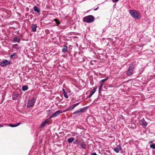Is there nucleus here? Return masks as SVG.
I'll return each instance as SVG.
<instances>
[{
	"instance_id": "1",
	"label": "nucleus",
	"mask_w": 155,
	"mask_h": 155,
	"mask_svg": "<svg viewBox=\"0 0 155 155\" xmlns=\"http://www.w3.org/2000/svg\"><path fill=\"white\" fill-rule=\"evenodd\" d=\"M129 13L133 17L136 19H139L141 17L140 13L135 10H130L129 11Z\"/></svg>"
},
{
	"instance_id": "2",
	"label": "nucleus",
	"mask_w": 155,
	"mask_h": 155,
	"mask_svg": "<svg viewBox=\"0 0 155 155\" xmlns=\"http://www.w3.org/2000/svg\"><path fill=\"white\" fill-rule=\"evenodd\" d=\"M94 19V17L93 16L89 15L84 17L83 18V21L84 22L89 23L93 22Z\"/></svg>"
},
{
	"instance_id": "3",
	"label": "nucleus",
	"mask_w": 155,
	"mask_h": 155,
	"mask_svg": "<svg viewBox=\"0 0 155 155\" xmlns=\"http://www.w3.org/2000/svg\"><path fill=\"white\" fill-rule=\"evenodd\" d=\"M35 98L34 97L28 100V101L27 107L29 108L33 106L35 104Z\"/></svg>"
},
{
	"instance_id": "4",
	"label": "nucleus",
	"mask_w": 155,
	"mask_h": 155,
	"mask_svg": "<svg viewBox=\"0 0 155 155\" xmlns=\"http://www.w3.org/2000/svg\"><path fill=\"white\" fill-rule=\"evenodd\" d=\"M134 65L133 64H130L129 66L128 70L127 72V75L129 76L132 75L134 70Z\"/></svg>"
},
{
	"instance_id": "5",
	"label": "nucleus",
	"mask_w": 155,
	"mask_h": 155,
	"mask_svg": "<svg viewBox=\"0 0 155 155\" xmlns=\"http://www.w3.org/2000/svg\"><path fill=\"white\" fill-rule=\"evenodd\" d=\"M62 113L61 110H58L53 114L49 118V119L53 117H55L58 116L59 115Z\"/></svg>"
},
{
	"instance_id": "6",
	"label": "nucleus",
	"mask_w": 155,
	"mask_h": 155,
	"mask_svg": "<svg viewBox=\"0 0 155 155\" xmlns=\"http://www.w3.org/2000/svg\"><path fill=\"white\" fill-rule=\"evenodd\" d=\"M9 64H10L9 61H8L7 60H5L0 62V65L1 66L3 67Z\"/></svg>"
},
{
	"instance_id": "7",
	"label": "nucleus",
	"mask_w": 155,
	"mask_h": 155,
	"mask_svg": "<svg viewBox=\"0 0 155 155\" xmlns=\"http://www.w3.org/2000/svg\"><path fill=\"white\" fill-rule=\"evenodd\" d=\"M140 124L143 126V127H145L147 125V123L143 118L140 121Z\"/></svg>"
},
{
	"instance_id": "8",
	"label": "nucleus",
	"mask_w": 155,
	"mask_h": 155,
	"mask_svg": "<svg viewBox=\"0 0 155 155\" xmlns=\"http://www.w3.org/2000/svg\"><path fill=\"white\" fill-rule=\"evenodd\" d=\"M49 118L46 119L44 121H43L42 124L40 125V127L41 128H43L44 127L47 123H48L49 122Z\"/></svg>"
},
{
	"instance_id": "9",
	"label": "nucleus",
	"mask_w": 155,
	"mask_h": 155,
	"mask_svg": "<svg viewBox=\"0 0 155 155\" xmlns=\"http://www.w3.org/2000/svg\"><path fill=\"white\" fill-rule=\"evenodd\" d=\"M122 149L121 146L119 145H117V147L114 149V150L117 153H118L119 151H121Z\"/></svg>"
},
{
	"instance_id": "10",
	"label": "nucleus",
	"mask_w": 155,
	"mask_h": 155,
	"mask_svg": "<svg viewBox=\"0 0 155 155\" xmlns=\"http://www.w3.org/2000/svg\"><path fill=\"white\" fill-rule=\"evenodd\" d=\"M37 26L36 24H32L31 26L32 30L33 32H35L36 30Z\"/></svg>"
},
{
	"instance_id": "11",
	"label": "nucleus",
	"mask_w": 155,
	"mask_h": 155,
	"mask_svg": "<svg viewBox=\"0 0 155 155\" xmlns=\"http://www.w3.org/2000/svg\"><path fill=\"white\" fill-rule=\"evenodd\" d=\"M87 109V107H85L81 108L79 110L80 111L81 113L84 112L85 111H86Z\"/></svg>"
},
{
	"instance_id": "12",
	"label": "nucleus",
	"mask_w": 155,
	"mask_h": 155,
	"mask_svg": "<svg viewBox=\"0 0 155 155\" xmlns=\"http://www.w3.org/2000/svg\"><path fill=\"white\" fill-rule=\"evenodd\" d=\"M13 48H15L18 50L19 49V47L18 46V44H15L13 45Z\"/></svg>"
},
{
	"instance_id": "13",
	"label": "nucleus",
	"mask_w": 155,
	"mask_h": 155,
	"mask_svg": "<svg viewBox=\"0 0 155 155\" xmlns=\"http://www.w3.org/2000/svg\"><path fill=\"white\" fill-rule=\"evenodd\" d=\"M22 88L23 91H25L28 89V87L27 85H23L22 86Z\"/></svg>"
},
{
	"instance_id": "14",
	"label": "nucleus",
	"mask_w": 155,
	"mask_h": 155,
	"mask_svg": "<svg viewBox=\"0 0 155 155\" xmlns=\"http://www.w3.org/2000/svg\"><path fill=\"white\" fill-rule=\"evenodd\" d=\"M97 88V86H96L95 87H94L93 89V90H94V92H90V94L91 95V96H92V95L95 93Z\"/></svg>"
},
{
	"instance_id": "15",
	"label": "nucleus",
	"mask_w": 155,
	"mask_h": 155,
	"mask_svg": "<svg viewBox=\"0 0 155 155\" xmlns=\"http://www.w3.org/2000/svg\"><path fill=\"white\" fill-rule=\"evenodd\" d=\"M73 114L74 115L77 114L79 116L81 114V113L79 110L78 111L74 112L73 113Z\"/></svg>"
},
{
	"instance_id": "16",
	"label": "nucleus",
	"mask_w": 155,
	"mask_h": 155,
	"mask_svg": "<svg viewBox=\"0 0 155 155\" xmlns=\"http://www.w3.org/2000/svg\"><path fill=\"white\" fill-rule=\"evenodd\" d=\"M13 41H16L18 43H19L20 41V40L17 37H15L13 39Z\"/></svg>"
},
{
	"instance_id": "17",
	"label": "nucleus",
	"mask_w": 155,
	"mask_h": 155,
	"mask_svg": "<svg viewBox=\"0 0 155 155\" xmlns=\"http://www.w3.org/2000/svg\"><path fill=\"white\" fill-rule=\"evenodd\" d=\"M108 79V77H106L104 79H102L100 81V83L103 84L104 82L107 81Z\"/></svg>"
},
{
	"instance_id": "18",
	"label": "nucleus",
	"mask_w": 155,
	"mask_h": 155,
	"mask_svg": "<svg viewBox=\"0 0 155 155\" xmlns=\"http://www.w3.org/2000/svg\"><path fill=\"white\" fill-rule=\"evenodd\" d=\"M74 140V138L73 137H71L69 138L68 140V142L69 143H72Z\"/></svg>"
},
{
	"instance_id": "19",
	"label": "nucleus",
	"mask_w": 155,
	"mask_h": 155,
	"mask_svg": "<svg viewBox=\"0 0 155 155\" xmlns=\"http://www.w3.org/2000/svg\"><path fill=\"white\" fill-rule=\"evenodd\" d=\"M34 10L35 11L37 12V13H39L40 12V10L36 6H35L34 7Z\"/></svg>"
},
{
	"instance_id": "20",
	"label": "nucleus",
	"mask_w": 155,
	"mask_h": 155,
	"mask_svg": "<svg viewBox=\"0 0 155 155\" xmlns=\"http://www.w3.org/2000/svg\"><path fill=\"white\" fill-rule=\"evenodd\" d=\"M62 51L63 52H64L68 51V47H67L66 46H64V48L62 49Z\"/></svg>"
},
{
	"instance_id": "21",
	"label": "nucleus",
	"mask_w": 155,
	"mask_h": 155,
	"mask_svg": "<svg viewBox=\"0 0 155 155\" xmlns=\"http://www.w3.org/2000/svg\"><path fill=\"white\" fill-rule=\"evenodd\" d=\"M54 21H55V22L56 23V24H57V26H58L61 23V22L59 21V20L57 19H55L54 20Z\"/></svg>"
},
{
	"instance_id": "22",
	"label": "nucleus",
	"mask_w": 155,
	"mask_h": 155,
	"mask_svg": "<svg viewBox=\"0 0 155 155\" xmlns=\"http://www.w3.org/2000/svg\"><path fill=\"white\" fill-rule=\"evenodd\" d=\"M100 87H99V93L100 92V91H101V88H102V87H103V84H102V83H100Z\"/></svg>"
},
{
	"instance_id": "23",
	"label": "nucleus",
	"mask_w": 155,
	"mask_h": 155,
	"mask_svg": "<svg viewBox=\"0 0 155 155\" xmlns=\"http://www.w3.org/2000/svg\"><path fill=\"white\" fill-rule=\"evenodd\" d=\"M150 147L153 149H155V144H152L150 146Z\"/></svg>"
},
{
	"instance_id": "24",
	"label": "nucleus",
	"mask_w": 155,
	"mask_h": 155,
	"mask_svg": "<svg viewBox=\"0 0 155 155\" xmlns=\"http://www.w3.org/2000/svg\"><path fill=\"white\" fill-rule=\"evenodd\" d=\"M64 97H66V98H68V95L67 94V93L66 92H65V93H64Z\"/></svg>"
},
{
	"instance_id": "25",
	"label": "nucleus",
	"mask_w": 155,
	"mask_h": 155,
	"mask_svg": "<svg viewBox=\"0 0 155 155\" xmlns=\"http://www.w3.org/2000/svg\"><path fill=\"white\" fill-rule=\"evenodd\" d=\"M9 126H10L12 127H16V124H9L8 125Z\"/></svg>"
},
{
	"instance_id": "26",
	"label": "nucleus",
	"mask_w": 155,
	"mask_h": 155,
	"mask_svg": "<svg viewBox=\"0 0 155 155\" xmlns=\"http://www.w3.org/2000/svg\"><path fill=\"white\" fill-rule=\"evenodd\" d=\"M15 54H16L15 53H12V54L10 56V58H13V57L15 55Z\"/></svg>"
},
{
	"instance_id": "27",
	"label": "nucleus",
	"mask_w": 155,
	"mask_h": 155,
	"mask_svg": "<svg viewBox=\"0 0 155 155\" xmlns=\"http://www.w3.org/2000/svg\"><path fill=\"white\" fill-rule=\"evenodd\" d=\"M71 109H72V108L71 107V106H69L66 109V111H69V110H70Z\"/></svg>"
},
{
	"instance_id": "28",
	"label": "nucleus",
	"mask_w": 155,
	"mask_h": 155,
	"mask_svg": "<svg viewBox=\"0 0 155 155\" xmlns=\"http://www.w3.org/2000/svg\"><path fill=\"white\" fill-rule=\"evenodd\" d=\"M81 146L83 149H85L86 148L84 144H81Z\"/></svg>"
},
{
	"instance_id": "29",
	"label": "nucleus",
	"mask_w": 155,
	"mask_h": 155,
	"mask_svg": "<svg viewBox=\"0 0 155 155\" xmlns=\"http://www.w3.org/2000/svg\"><path fill=\"white\" fill-rule=\"evenodd\" d=\"M21 124V123L19 122V123H17L16 124H15L16 127H17V126H19V125H20Z\"/></svg>"
},
{
	"instance_id": "30",
	"label": "nucleus",
	"mask_w": 155,
	"mask_h": 155,
	"mask_svg": "<svg viewBox=\"0 0 155 155\" xmlns=\"http://www.w3.org/2000/svg\"><path fill=\"white\" fill-rule=\"evenodd\" d=\"M119 0H112V1L114 2H118Z\"/></svg>"
},
{
	"instance_id": "31",
	"label": "nucleus",
	"mask_w": 155,
	"mask_h": 155,
	"mask_svg": "<svg viewBox=\"0 0 155 155\" xmlns=\"http://www.w3.org/2000/svg\"><path fill=\"white\" fill-rule=\"evenodd\" d=\"M71 107L72 108V109H73L75 107V106L74 104L72 106H71Z\"/></svg>"
},
{
	"instance_id": "32",
	"label": "nucleus",
	"mask_w": 155,
	"mask_h": 155,
	"mask_svg": "<svg viewBox=\"0 0 155 155\" xmlns=\"http://www.w3.org/2000/svg\"><path fill=\"white\" fill-rule=\"evenodd\" d=\"M90 155H97V154L96 153H91Z\"/></svg>"
},
{
	"instance_id": "33",
	"label": "nucleus",
	"mask_w": 155,
	"mask_h": 155,
	"mask_svg": "<svg viewBox=\"0 0 155 155\" xmlns=\"http://www.w3.org/2000/svg\"><path fill=\"white\" fill-rule=\"evenodd\" d=\"M80 102L76 104H74L75 107H76L80 103Z\"/></svg>"
},
{
	"instance_id": "34",
	"label": "nucleus",
	"mask_w": 155,
	"mask_h": 155,
	"mask_svg": "<svg viewBox=\"0 0 155 155\" xmlns=\"http://www.w3.org/2000/svg\"><path fill=\"white\" fill-rule=\"evenodd\" d=\"M19 95V94H16V95H15V97H18Z\"/></svg>"
},
{
	"instance_id": "35",
	"label": "nucleus",
	"mask_w": 155,
	"mask_h": 155,
	"mask_svg": "<svg viewBox=\"0 0 155 155\" xmlns=\"http://www.w3.org/2000/svg\"><path fill=\"white\" fill-rule=\"evenodd\" d=\"M98 7H97V8H95V9H94V10L95 11L98 9Z\"/></svg>"
},
{
	"instance_id": "36",
	"label": "nucleus",
	"mask_w": 155,
	"mask_h": 155,
	"mask_svg": "<svg viewBox=\"0 0 155 155\" xmlns=\"http://www.w3.org/2000/svg\"><path fill=\"white\" fill-rule=\"evenodd\" d=\"M62 90H63V93H65V92H66V91H65V90H64V89H62Z\"/></svg>"
},
{
	"instance_id": "37",
	"label": "nucleus",
	"mask_w": 155,
	"mask_h": 155,
	"mask_svg": "<svg viewBox=\"0 0 155 155\" xmlns=\"http://www.w3.org/2000/svg\"><path fill=\"white\" fill-rule=\"evenodd\" d=\"M3 127V125H0V127Z\"/></svg>"
},
{
	"instance_id": "38",
	"label": "nucleus",
	"mask_w": 155,
	"mask_h": 155,
	"mask_svg": "<svg viewBox=\"0 0 155 155\" xmlns=\"http://www.w3.org/2000/svg\"><path fill=\"white\" fill-rule=\"evenodd\" d=\"M92 96H91V95L90 94L89 95V98H90Z\"/></svg>"
},
{
	"instance_id": "39",
	"label": "nucleus",
	"mask_w": 155,
	"mask_h": 155,
	"mask_svg": "<svg viewBox=\"0 0 155 155\" xmlns=\"http://www.w3.org/2000/svg\"><path fill=\"white\" fill-rule=\"evenodd\" d=\"M153 143V141H150V142H149V143Z\"/></svg>"
},
{
	"instance_id": "40",
	"label": "nucleus",
	"mask_w": 155,
	"mask_h": 155,
	"mask_svg": "<svg viewBox=\"0 0 155 155\" xmlns=\"http://www.w3.org/2000/svg\"><path fill=\"white\" fill-rule=\"evenodd\" d=\"M13 98H15V97H13Z\"/></svg>"
}]
</instances>
